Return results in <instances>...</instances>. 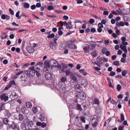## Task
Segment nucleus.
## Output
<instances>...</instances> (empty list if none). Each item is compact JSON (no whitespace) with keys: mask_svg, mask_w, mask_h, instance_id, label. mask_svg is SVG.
<instances>
[{"mask_svg":"<svg viewBox=\"0 0 130 130\" xmlns=\"http://www.w3.org/2000/svg\"><path fill=\"white\" fill-rule=\"evenodd\" d=\"M35 72L34 66L31 67L28 70L25 71L26 74L30 77H33L35 75Z\"/></svg>","mask_w":130,"mask_h":130,"instance_id":"obj_1","label":"nucleus"},{"mask_svg":"<svg viewBox=\"0 0 130 130\" xmlns=\"http://www.w3.org/2000/svg\"><path fill=\"white\" fill-rule=\"evenodd\" d=\"M70 77L75 82H77L78 81V78L80 77V75L77 74L76 73L71 74Z\"/></svg>","mask_w":130,"mask_h":130,"instance_id":"obj_2","label":"nucleus"},{"mask_svg":"<svg viewBox=\"0 0 130 130\" xmlns=\"http://www.w3.org/2000/svg\"><path fill=\"white\" fill-rule=\"evenodd\" d=\"M28 77V75L26 74L25 71L24 73L21 76L20 78L22 80L25 81L27 79Z\"/></svg>","mask_w":130,"mask_h":130,"instance_id":"obj_3","label":"nucleus"},{"mask_svg":"<svg viewBox=\"0 0 130 130\" xmlns=\"http://www.w3.org/2000/svg\"><path fill=\"white\" fill-rule=\"evenodd\" d=\"M50 47L52 49L55 50L57 48V44L56 42H50L49 43Z\"/></svg>","mask_w":130,"mask_h":130,"instance_id":"obj_4","label":"nucleus"},{"mask_svg":"<svg viewBox=\"0 0 130 130\" xmlns=\"http://www.w3.org/2000/svg\"><path fill=\"white\" fill-rule=\"evenodd\" d=\"M0 98L1 100H4V102H6L7 101L9 98L6 95V93H4L1 95Z\"/></svg>","mask_w":130,"mask_h":130,"instance_id":"obj_5","label":"nucleus"},{"mask_svg":"<svg viewBox=\"0 0 130 130\" xmlns=\"http://www.w3.org/2000/svg\"><path fill=\"white\" fill-rule=\"evenodd\" d=\"M45 78L48 80H51L52 79V75L51 74L48 72H46L44 75Z\"/></svg>","mask_w":130,"mask_h":130,"instance_id":"obj_6","label":"nucleus"},{"mask_svg":"<svg viewBox=\"0 0 130 130\" xmlns=\"http://www.w3.org/2000/svg\"><path fill=\"white\" fill-rule=\"evenodd\" d=\"M26 50L29 53H32L35 51L34 49L30 46H28L26 47Z\"/></svg>","mask_w":130,"mask_h":130,"instance_id":"obj_7","label":"nucleus"},{"mask_svg":"<svg viewBox=\"0 0 130 130\" xmlns=\"http://www.w3.org/2000/svg\"><path fill=\"white\" fill-rule=\"evenodd\" d=\"M10 96H12V99L13 100L17 99L18 98V95L15 92H12L11 93Z\"/></svg>","mask_w":130,"mask_h":130,"instance_id":"obj_8","label":"nucleus"},{"mask_svg":"<svg viewBox=\"0 0 130 130\" xmlns=\"http://www.w3.org/2000/svg\"><path fill=\"white\" fill-rule=\"evenodd\" d=\"M66 28L68 29H70L73 28V25H72V22L71 21L68 22V24L66 26Z\"/></svg>","mask_w":130,"mask_h":130,"instance_id":"obj_9","label":"nucleus"},{"mask_svg":"<svg viewBox=\"0 0 130 130\" xmlns=\"http://www.w3.org/2000/svg\"><path fill=\"white\" fill-rule=\"evenodd\" d=\"M1 18L3 20L6 19L7 20H9L10 19V17L7 15L3 14L2 15Z\"/></svg>","mask_w":130,"mask_h":130,"instance_id":"obj_10","label":"nucleus"},{"mask_svg":"<svg viewBox=\"0 0 130 130\" xmlns=\"http://www.w3.org/2000/svg\"><path fill=\"white\" fill-rule=\"evenodd\" d=\"M91 103L92 104H95L98 105L99 104V101L98 99L95 98L93 99Z\"/></svg>","mask_w":130,"mask_h":130,"instance_id":"obj_11","label":"nucleus"},{"mask_svg":"<svg viewBox=\"0 0 130 130\" xmlns=\"http://www.w3.org/2000/svg\"><path fill=\"white\" fill-rule=\"evenodd\" d=\"M84 52L86 53H88L89 52V48L88 44H86L83 48Z\"/></svg>","mask_w":130,"mask_h":130,"instance_id":"obj_12","label":"nucleus"},{"mask_svg":"<svg viewBox=\"0 0 130 130\" xmlns=\"http://www.w3.org/2000/svg\"><path fill=\"white\" fill-rule=\"evenodd\" d=\"M68 67V65L67 64H65L64 63L62 64V69L61 70V71L62 72H65V69H66Z\"/></svg>","mask_w":130,"mask_h":130,"instance_id":"obj_13","label":"nucleus"},{"mask_svg":"<svg viewBox=\"0 0 130 130\" xmlns=\"http://www.w3.org/2000/svg\"><path fill=\"white\" fill-rule=\"evenodd\" d=\"M79 71L80 73H82L84 76H85L87 74L86 71L84 69H80L79 70Z\"/></svg>","mask_w":130,"mask_h":130,"instance_id":"obj_14","label":"nucleus"},{"mask_svg":"<svg viewBox=\"0 0 130 130\" xmlns=\"http://www.w3.org/2000/svg\"><path fill=\"white\" fill-rule=\"evenodd\" d=\"M3 122L5 125L8 124L9 121L6 118H4L2 120Z\"/></svg>","mask_w":130,"mask_h":130,"instance_id":"obj_15","label":"nucleus"},{"mask_svg":"<svg viewBox=\"0 0 130 130\" xmlns=\"http://www.w3.org/2000/svg\"><path fill=\"white\" fill-rule=\"evenodd\" d=\"M91 54L93 57H95L98 55V53L96 50H94L91 53Z\"/></svg>","mask_w":130,"mask_h":130,"instance_id":"obj_16","label":"nucleus"},{"mask_svg":"<svg viewBox=\"0 0 130 130\" xmlns=\"http://www.w3.org/2000/svg\"><path fill=\"white\" fill-rule=\"evenodd\" d=\"M69 47L71 49H76L77 48V46L75 44H70L68 45Z\"/></svg>","mask_w":130,"mask_h":130,"instance_id":"obj_17","label":"nucleus"},{"mask_svg":"<svg viewBox=\"0 0 130 130\" xmlns=\"http://www.w3.org/2000/svg\"><path fill=\"white\" fill-rule=\"evenodd\" d=\"M12 129L13 130H19L18 126L15 123H14V125L12 127Z\"/></svg>","mask_w":130,"mask_h":130,"instance_id":"obj_18","label":"nucleus"},{"mask_svg":"<svg viewBox=\"0 0 130 130\" xmlns=\"http://www.w3.org/2000/svg\"><path fill=\"white\" fill-rule=\"evenodd\" d=\"M6 33L5 32H2V33L1 36V38L2 40H3L4 39H6L7 38L8 36L7 35H5Z\"/></svg>","mask_w":130,"mask_h":130,"instance_id":"obj_19","label":"nucleus"},{"mask_svg":"<svg viewBox=\"0 0 130 130\" xmlns=\"http://www.w3.org/2000/svg\"><path fill=\"white\" fill-rule=\"evenodd\" d=\"M65 72L66 76H68L69 75H70L71 74H73L72 73V72L71 71L70 69L67 70L65 71Z\"/></svg>","mask_w":130,"mask_h":130,"instance_id":"obj_20","label":"nucleus"},{"mask_svg":"<svg viewBox=\"0 0 130 130\" xmlns=\"http://www.w3.org/2000/svg\"><path fill=\"white\" fill-rule=\"evenodd\" d=\"M41 66L36 65L35 67V71L36 72H39L40 70V67Z\"/></svg>","mask_w":130,"mask_h":130,"instance_id":"obj_21","label":"nucleus"},{"mask_svg":"<svg viewBox=\"0 0 130 130\" xmlns=\"http://www.w3.org/2000/svg\"><path fill=\"white\" fill-rule=\"evenodd\" d=\"M14 122L12 123L11 124H7L8 125L7 126V130H10L11 128H12V127L14 125Z\"/></svg>","mask_w":130,"mask_h":130,"instance_id":"obj_22","label":"nucleus"},{"mask_svg":"<svg viewBox=\"0 0 130 130\" xmlns=\"http://www.w3.org/2000/svg\"><path fill=\"white\" fill-rule=\"evenodd\" d=\"M80 95L81 99H85L86 98V95L85 93L82 92L80 94Z\"/></svg>","mask_w":130,"mask_h":130,"instance_id":"obj_23","label":"nucleus"},{"mask_svg":"<svg viewBox=\"0 0 130 130\" xmlns=\"http://www.w3.org/2000/svg\"><path fill=\"white\" fill-rule=\"evenodd\" d=\"M67 80V78L65 76H62L60 79L61 82L63 83H64Z\"/></svg>","mask_w":130,"mask_h":130,"instance_id":"obj_24","label":"nucleus"},{"mask_svg":"<svg viewBox=\"0 0 130 130\" xmlns=\"http://www.w3.org/2000/svg\"><path fill=\"white\" fill-rule=\"evenodd\" d=\"M39 118L40 120L42 121H44L45 119L44 115L42 114H41L40 115Z\"/></svg>","mask_w":130,"mask_h":130,"instance_id":"obj_25","label":"nucleus"},{"mask_svg":"<svg viewBox=\"0 0 130 130\" xmlns=\"http://www.w3.org/2000/svg\"><path fill=\"white\" fill-rule=\"evenodd\" d=\"M116 25L117 26H123L124 25V22L122 21H121L119 23H116Z\"/></svg>","mask_w":130,"mask_h":130,"instance_id":"obj_26","label":"nucleus"},{"mask_svg":"<svg viewBox=\"0 0 130 130\" xmlns=\"http://www.w3.org/2000/svg\"><path fill=\"white\" fill-rule=\"evenodd\" d=\"M26 106L28 108H30L32 107V104L30 102H27L26 103Z\"/></svg>","mask_w":130,"mask_h":130,"instance_id":"obj_27","label":"nucleus"},{"mask_svg":"<svg viewBox=\"0 0 130 130\" xmlns=\"http://www.w3.org/2000/svg\"><path fill=\"white\" fill-rule=\"evenodd\" d=\"M21 127L22 130H25L26 129V125L24 123L21 124Z\"/></svg>","mask_w":130,"mask_h":130,"instance_id":"obj_28","label":"nucleus"},{"mask_svg":"<svg viewBox=\"0 0 130 130\" xmlns=\"http://www.w3.org/2000/svg\"><path fill=\"white\" fill-rule=\"evenodd\" d=\"M76 107L77 110L80 111L82 110V109L81 108V105L80 104H77L76 105Z\"/></svg>","mask_w":130,"mask_h":130,"instance_id":"obj_29","label":"nucleus"},{"mask_svg":"<svg viewBox=\"0 0 130 130\" xmlns=\"http://www.w3.org/2000/svg\"><path fill=\"white\" fill-rule=\"evenodd\" d=\"M5 109L4 104L3 103L1 104V106H0V112L2 110H4Z\"/></svg>","mask_w":130,"mask_h":130,"instance_id":"obj_30","label":"nucleus"},{"mask_svg":"<svg viewBox=\"0 0 130 130\" xmlns=\"http://www.w3.org/2000/svg\"><path fill=\"white\" fill-rule=\"evenodd\" d=\"M26 108L25 106H23L21 108V110L22 113H25V111L26 110Z\"/></svg>","mask_w":130,"mask_h":130,"instance_id":"obj_31","label":"nucleus"},{"mask_svg":"<svg viewBox=\"0 0 130 130\" xmlns=\"http://www.w3.org/2000/svg\"><path fill=\"white\" fill-rule=\"evenodd\" d=\"M32 111L34 113H36L38 111V109L36 107H34L32 108Z\"/></svg>","mask_w":130,"mask_h":130,"instance_id":"obj_32","label":"nucleus"},{"mask_svg":"<svg viewBox=\"0 0 130 130\" xmlns=\"http://www.w3.org/2000/svg\"><path fill=\"white\" fill-rule=\"evenodd\" d=\"M29 4L27 3H25L24 4V7L25 8H28L29 7Z\"/></svg>","mask_w":130,"mask_h":130,"instance_id":"obj_33","label":"nucleus"},{"mask_svg":"<svg viewBox=\"0 0 130 130\" xmlns=\"http://www.w3.org/2000/svg\"><path fill=\"white\" fill-rule=\"evenodd\" d=\"M19 120L21 121H22L24 119L23 115H22L20 113L19 114Z\"/></svg>","mask_w":130,"mask_h":130,"instance_id":"obj_34","label":"nucleus"},{"mask_svg":"<svg viewBox=\"0 0 130 130\" xmlns=\"http://www.w3.org/2000/svg\"><path fill=\"white\" fill-rule=\"evenodd\" d=\"M127 71L126 70H123L122 72L121 73L123 76H125V75L127 73Z\"/></svg>","mask_w":130,"mask_h":130,"instance_id":"obj_35","label":"nucleus"},{"mask_svg":"<svg viewBox=\"0 0 130 130\" xmlns=\"http://www.w3.org/2000/svg\"><path fill=\"white\" fill-rule=\"evenodd\" d=\"M44 63L45 64V67L49 68L50 67V65L48 62H46L45 61L44 62Z\"/></svg>","mask_w":130,"mask_h":130,"instance_id":"obj_36","label":"nucleus"},{"mask_svg":"<svg viewBox=\"0 0 130 130\" xmlns=\"http://www.w3.org/2000/svg\"><path fill=\"white\" fill-rule=\"evenodd\" d=\"M88 46L89 47V50H90L91 51H93L94 49H95V48L96 47H94V46H92L91 45H88Z\"/></svg>","mask_w":130,"mask_h":130,"instance_id":"obj_37","label":"nucleus"},{"mask_svg":"<svg viewBox=\"0 0 130 130\" xmlns=\"http://www.w3.org/2000/svg\"><path fill=\"white\" fill-rule=\"evenodd\" d=\"M5 115L8 117H9L11 115V114L7 110L5 112Z\"/></svg>","mask_w":130,"mask_h":130,"instance_id":"obj_38","label":"nucleus"},{"mask_svg":"<svg viewBox=\"0 0 130 130\" xmlns=\"http://www.w3.org/2000/svg\"><path fill=\"white\" fill-rule=\"evenodd\" d=\"M55 36V35L53 33L47 36V37L48 38H53Z\"/></svg>","mask_w":130,"mask_h":130,"instance_id":"obj_39","label":"nucleus"},{"mask_svg":"<svg viewBox=\"0 0 130 130\" xmlns=\"http://www.w3.org/2000/svg\"><path fill=\"white\" fill-rule=\"evenodd\" d=\"M28 125L30 127H32L33 125L32 122L31 121H29L28 123Z\"/></svg>","mask_w":130,"mask_h":130,"instance_id":"obj_40","label":"nucleus"},{"mask_svg":"<svg viewBox=\"0 0 130 130\" xmlns=\"http://www.w3.org/2000/svg\"><path fill=\"white\" fill-rule=\"evenodd\" d=\"M117 89L118 91H119L122 88L120 84H118L117 85Z\"/></svg>","mask_w":130,"mask_h":130,"instance_id":"obj_41","label":"nucleus"},{"mask_svg":"<svg viewBox=\"0 0 130 130\" xmlns=\"http://www.w3.org/2000/svg\"><path fill=\"white\" fill-rule=\"evenodd\" d=\"M9 85H11V87L12 85H16V84L14 80H12L10 82V83L9 84Z\"/></svg>","mask_w":130,"mask_h":130,"instance_id":"obj_42","label":"nucleus"},{"mask_svg":"<svg viewBox=\"0 0 130 130\" xmlns=\"http://www.w3.org/2000/svg\"><path fill=\"white\" fill-rule=\"evenodd\" d=\"M107 50V48H106L105 47H104L102 49V52L103 54H104L106 52V51Z\"/></svg>","mask_w":130,"mask_h":130,"instance_id":"obj_43","label":"nucleus"},{"mask_svg":"<svg viewBox=\"0 0 130 130\" xmlns=\"http://www.w3.org/2000/svg\"><path fill=\"white\" fill-rule=\"evenodd\" d=\"M90 42L91 43H89L90 44H91V46H94V47H96V43L95 42H94V41H90Z\"/></svg>","mask_w":130,"mask_h":130,"instance_id":"obj_44","label":"nucleus"},{"mask_svg":"<svg viewBox=\"0 0 130 130\" xmlns=\"http://www.w3.org/2000/svg\"><path fill=\"white\" fill-rule=\"evenodd\" d=\"M113 64L116 66L119 65L120 64L119 61H115L113 62Z\"/></svg>","mask_w":130,"mask_h":130,"instance_id":"obj_45","label":"nucleus"},{"mask_svg":"<svg viewBox=\"0 0 130 130\" xmlns=\"http://www.w3.org/2000/svg\"><path fill=\"white\" fill-rule=\"evenodd\" d=\"M80 120L81 121H82L84 123L85 122V120L84 117L83 116H82L80 118Z\"/></svg>","mask_w":130,"mask_h":130,"instance_id":"obj_46","label":"nucleus"},{"mask_svg":"<svg viewBox=\"0 0 130 130\" xmlns=\"http://www.w3.org/2000/svg\"><path fill=\"white\" fill-rule=\"evenodd\" d=\"M82 84L84 87H85L87 85V82L86 80H84L82 83Z\"/></svg>","mask_w":130,"mask_h":130,"instance_id":"obj_47","label":"nucleus"},{"mask_svg":"<svg viewBox=\"0 0 130 130\" xmlns=\"http://www.w3.org/2000/svg\"><path fill=\"white\" fill-rule=\"evenodd\" d=\"M9 11L11 15H13L14 14V11L11 8H9Z\"/></svg>","mask_w":130,"mask_h":130,"instance_id":"obj_48","label":"nucleus"},{"mask_svg":"<svg viewBox=\"0 0 130 130\" xmlns=\"http://www.w3.org/2000/svg\"><path fill=\"white\" fill-rule=\"evenodd\" d=\"M89 22L90 24H92L93 23L95 22V21L93 19H89Z\"/></svg>","mask_w":130,"mask_h":130,"instance_id":"obj_49","label":"nucleus"},{"mask_svg":"<svg viewBox=\"0 0 130 130\" xmlns=\"http://www.w3.org/2000/svg\"><path fill=\"white\" fill-rule=\"evenodd\" d=\"M47 9L48 10H51L53 9V7L52 6H49L47 7Z\"/></svg>","mask_w":130,"mask_h":130,"instance_id":"obj_50","label":"nucleus"},{"mask_svg":"<svg viewBox=\"0 0 130 130\" xmlns=\"http://www.w3.org/2000/svg\"><path fill=\"white\" fill-rule=\"evenodd\" d=\"M20 106H18L16 107V110L17 112H19L20 110Z\"/></svg>","mask_w":130,"mask_h":130,"instance_id":"obj_51","label":"nucleus"},{"mask_svg":"<svg viewBox=\"0 0 130 130\" xmlns=\"http://www.w3.org/2000/svg\"><path fill=\"white\" fill-rule=\"evenodd\" d=\"M66 47V46L63 45H61L60 46V49L61 50H62L64 49Z\"/></svg>","mask_w":130,"mask_h":130,"instance_id":"obj_52","label":"nucleus"},{"mask_svg":"<svg viewBox=\"0 0 130 130\" xmlns=\"http://www.w3.org/2000/svg\"><path fill=\"white\" fill-rule=\"evenodd\" d=\"M98 26L99 27L102 28H103V25L102 23H100L98 24Z\"/></svg>","mask_w":130,"mask_h":130,"instance_id":"obj_53","label":"nucleus"},{"mask_svg":"<svg viewBox=\"0 0 130 130\" xmlns=\"http://www.w3.org/2000/svg\"><path fill=\"white\" fill-rule=\"evenodd\" d=\"M11 87V85H7L5 87V88L4 90H7Z\"/></svg>","mask_w":130,"mask_h":130,"instance_id":"obj_54","label":"nucleus"},{"mask_svg":"<svg viewBox=\"0 0 130 130\" xmlns=\"http://www.w3.org/2000/svg\"><path fill=\"white\" fill-rule=\"evenodd\" d=\"M121 119L122 121H123L124 120V115L123 114L121 115Z\"/></svg>","mask_w":130,"mask_h":130,"instance_id":"obj_55","label":"nucleus"},{"mask_svg":"<svg viewBox=\"0 0 130 130\" xmlns=\"http://www.w3.org/2000/svg\"><path fill=\"white\" fill-rule=\"evenodd\" d=\"M74 32L73 31H69L68 32H67L66 34V36H67L68 35H70L71 34H72V33Z\"/></svg>","mask_w":130,"mask_h":130,"instance_id":"obj_56","label":"nucleus"},{"mask_svg":"<svg viewBox=\"0 0 130 130\" xmlns=\"http://www.w3.org/2000/svg\"><path fill=\"white\" fill-rule=\"evenodd\" d=\"M46 126V124L44 122H43L41 123V126L42 128H44Z\"/></svg>","mask_w":130,"mask_h":130,"instance_id":"obj_57","label":"nucleus"},{"mask_svg":"<svg viewBox=\"0 0 130 130\" xmlns=\"http://www.w3.org/2000/svg\"><path fill=\"white\" fill-rule=\"evenodd\" d=\"M76 40V39L74 37H73L71 40V41L72 43H74Z\"/></svg>","mask_w":130,"mask_h":130,"instance_id":"obj_58","label":"nucleus"},{"mask_svg":"<svg viewBox=\"0 0 130 130\" xmlns=\"http://www.w3.org/2000/svg\"><path fill=\"white\" fill-rule=\"evenodd\" d=\"M102 28L99 27L97 28V30L99 32H101L102 31Z\"/></svg>","mask_w":130,"mask_h":130,"instance_id":"obj_59","label":"nucleus"},{"mask_svg":"<svg viewBox=\"0 0 130 130\" xmlns=\"http://www.w3.org/2000/svg\"><path fill=\"white\" fill-rule=\"evenodd\" d=\"M81 88L78 84H77L76 86L75 89L76 90H78Z\"/></svg>","mask_w":130,"mask_h":130,"instance_id":"obj_60","label":"nucleus"},{"mask_svg":"<svg viewBox=\"0 0 130 130\" xmlns=\"http://www.w3.org/2000/svg\"><path fill=\"white\" fill-rule=\"evenodd\" d=\"M123 45L122 44L121 45H120V48L122 49V50L124 49V48H126V46H123Z\"/></svg>","mask_w":130,"mask_h":130,"instance_id":"obj_61","label":"nucleus"},{"mask_svg":"<svg viewBox=\"0 0 130 130\" xmlns=\"http://www.w3.org/2000/svg\"><path fill=\"white\" fill-rule=\"evenodd\" d=\"M122 42H125L126 40V38L125 37H122L121 38Z\"/></svg>","mask_w":130,"mask_h":130,"instance_id":"obj_62","label":"nucleus"},{"mask_svg":"<svg viewBox=\"0 0 130 130\" xmlns=\"http://www.w3.org/2000/svg\"><path fill=\"white\" fill-rule=\"evenodd\" d=\"M115 73L113 71H111L110 73V76H113L115 75Z\"/></svg>","mask_w":130,"mask_h":130,"instance_id":"obj_63","label":"nucleus"},{"mask_svg":"<svg viewBox=\"0 0 130 130\" xmlns=\"http://www.w3.org/2000/svg\"><path fill=\"white\" fill-rule=\"evenodd\" d=\"M36 6L35 5H33L31 6L30 8L32 10H34L36 8Z\"/></svg>","mask_w":130,"mask_h":130,"instance_id":"obj_64","label":"nucleus"}]
</instances>
